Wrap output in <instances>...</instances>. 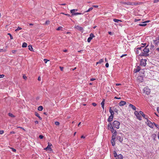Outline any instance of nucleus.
<instances>
[{
    "label": "nucleus",
    "instance_id": "f257e3e1",
    "mask_svg": "<svg viewBox=\"0 0 159 159\" xmlns=\"http://www.w3.org/2000/svg\"><path fill=\"white\" fill-rule=\"evenodd\" d=\"M117 132L116 131H115V132L113 133L112 136V139L111 140V142L112 145L113 146H114L115 145V136L116 135Z\"/></svg>",
    "mask_w": 159,
    "mask_h": 159
},
{
    "label": "nucleus",
    "instance_id": "f03ea898",
    "mask_svg": "<svg viewBox=\"0 0 159 159\" xmlns=\"http://www.w3.org/2000/svg\"><path fill=\"white\" fill-rule=\"evenodd\" d=\"M144 52L143 53L142 55L143 56H147V54L149 52V48H148V45L146 46L144 49L143 50Z\"/></svg>",
    "mask_w": 159,
    "mask_h": 159
},
{
    "label": "nucleus",
    "instance_id": "7ed1b4c3",
    "mask_svg": "<svg viewBox=\"0 0 159 159\" xmlns=\"http://www.w3.org/2000/svg\"><path fill=\"white\" fill-rule=\"evenodd\" d=\"M120 125V122L117 120H115L113 122V126L117 129L119 128Z\"/></svg>",
    "mask_w": 159,
    "mask_h": 159
},
{
    "label": "nucleus",
    "instance_id": "20e7f679",
    "mask_svg": "<svg viewBox=\"0 0 159 159\" xmlns=\"http://www.w3.org/2000/svg\"><path fill=\"white\" fill-rule=\"evenodd\" d=\"M146 123L151 128H153L154 126L155 123H154L152 122L147 119Z\"/></svg>",
    "mask_w": 159,
    "mask_h": 159
},
{
    "label": "nucleus",
    "instance_id": "39448f33",
    "mask_svg": "<svg viewBox=\"0 0 159 159\" xmlns=\"http://www.w3.org/2000/svg\"><path fill=\"white\" fill-rule=\"evenodd\" d=\"M134 114L137 119L140 120H142V117L141 116V115L139 114V113L138 111H135L134 112Z\"/></svg>",
    "mask_w": 159,
    "mask_h": 159
},
{
    "label": "nucleus",
    "instance_id": "423d86ee",
    "mask_svg": "<svg viewBox=\"0 0 159 159\" xmlns=\"http://www.w3.org/2000/svg\"><path fill=\"white\" fill-rule=\"evenodd\" d=\"M143 92L147 95L150 94V90L148 87H145L143 89Z\"/></svg>",
    "mask_w": 159,
    "mask_h": 159
},
{
    "label": "nucleus",
    "instance_id": "0eeeda50",
    "mask_svg": "<svg viewBox=\"0 0 159 159\" xmlns=\"http://www.w3.org/2000/svg\"><path fill=\"white\" fill-rule=\"evenodd\" d=\"M146 60L145 59H141L140 60V65L142 66H145L146 65Z\"/></svg>",
    "mask_w": 159,
    "mask_h": 159
},
{
    "label": "nucleus",
    "instance_id": "6e6552de",
    "mask_svg": "<svg viewBox=\"0 0 159 159\" xmlns=\"http://www.w3.org/2000/svg\"><path fill=\"white\" fill-rule=\"evenodd\" d=\"M137 80L138 82L139 83L142 82L143 80V77L141 76H139L137 78Z\"/></svg>",
    "mask_w": 159,
    "mask_h": 159
},
{
    "label": "nucleus",
    "instance_id": "1a4fd4ad",
    "mask_svg": "<svg viewBox=\"0 0 159 159\" xmlns=\"http://www.w3.org/2000/svg\"><path fill=\"white\" fill-rule=\"evenodd\" d=\"M94 35L93 33H91L90 35V36L87 39V41L89 43L91 40L94 37Z\"/></svg>",
    "mask_w": 159,
    "mask_h": 159
},
{
    "label": "nucleus",
    "instance_id": "9d476101",
    "mask_svg": "<svg viewBox=\"0 0 159 159\" xmlns=\"http://www.w3.org/2000/svg\"><path fill=\"white\" fill-rule=\"evenodd\" d=\"M154 43L155 45H159V35L156 40L154 41Z\"/></svg>",
    "mask_w": 159,
    "mask_h": 159
},
{
    "label": "nucleus",
    "instance_id": "9b49d317",
    "mask_svg": "<svg viewBox=\"0 0 159 159\" xmlns=\"http://www.w3.org/2000/svg\"><path fill=\"white\" fill-rule=\"evenodd\" d=\"M52 145V144L51 143H48V146L46 148H44V149L45 150H49L50 151H52V149L51 148V146Z\"/></svg>",
    "mask_w": 159,
    "mask_h": 159
},
{
    "label": "nucleus",
    "instance_id": "f8f14e48",
    "mask_svg": "<svg viewBox=\"0 0 159 159\" xmlns=\"http://www.w3.org/2000/svg\"><path fill=\"white\" fill-rule=\"evenodd\" d=\"M75 28L80 31H82L83 30V28L78 25H75Z\"/></svg>",
    "mask_w": 159,
    "mask_h": 159
},
{
    "label": "nucleus",
    "instance_id": "ddd939ff",
    "mask_svg": "<svg viewBox=\"0 0 159 159\" xmlns=\"http://www.w3.org/2000/svg\"><path fill=\"white\" fill-rule=\"evenodd\" d=\"M126 102L123 101H121L119 103V105L120 106H122L126 104Z\"/></svg>",
    "mask_w": 159,
    "mask_h": 159
},
{
    "label": "nucleus",
    "instance_id": "4468645a",
    "mask_svg": "<svg viewBox=\"0 0 159 159\" xmlns=\"http://www.w3.org/2000/svg\"><path fill=\"white\" fill-rule=\"evenodd\" d=\"M140 70V67L139 66H138L137 67L134 69V71L136 73L139 72Z\"/></svg>",
    "mask_w": 159,
    "mask_h": 159
},
{
    "label": "nucleus",
    "instance_id": "2eb2a0df",
    "mask_svg": "<svg viewBox=\"0 0 159 159\" xmlns=\"http://www.w3.org/2000/svg\"><path fill=\"white\" fill-rule=\"evenodd\" d=\"M116 139L120 142H122L123 140V138L120 136L119 135H117Z\"/></svg>",
    "mask_w": 159,
    "mask_h": 159
},
{
    "label": "nucleus",
    "instance_id": "dca6fc26",
    "mask_svg": "<svg viewBox=\"0 0 159 159\" xmlns=\"http://www.w3.org/2000/svg\"><path fill=\"white\" fill-rule=\"evenodd\" d=\"M114 116L110 115L108 117L107 121L108 122H111L113 120Z\"/></svg>",
    "mask_w": 159,
    "mask_h": 159
},
{
    "label": "nucleus",
    "instance_id": "f3484780",
    "mask_svg": "<svg viewBox=\"0 0 159 159\" xmlns=\"http://www.w3.org/2000/svg\"><path fill=\"white\" fill-rule=\"evenodd\" d=\"M109 111L110 112L111 114V116H114V111H113L111 109V107L110 108L109 110Z\"/></svg>",
    "mask_w": 159,
    "mask_h": 159
},
{
    "label": "nucleus",
    "instance_id": "a211bd4d",
    "mask_svg": "<svg viewBox=\"0 0 159 159\" xmlns=\"http://www.w3.org/2000/svg\"><path fill=\"white\" fill-rule=\"evenodd\" d=\"M129 107L131 108L132 109L134 110H135L136 109V107L131 104H129Z\"/></svg>",
    "mask_w": 159,
    "mask_h": 159
},
{
    "label": "nucleus",
    "instance_id": "6ab92c4d",
    "mask_svg": "<svg viewBox=\"0 0 159 159\" xmlns=\"http://www.w3.org/2000/svg\"><path fill=\"white\" fill-rule=\"evenodd\" d=\"M113 126L111 123H110L109 124H108L107 125L108 129H111V128H113Z\"/></svg>",
    "mask_w": 159,
    "mask_h": 159
},
{
    "label": "nucleus",
    "instance_id": "aec40b11",
    "mask_svg": "<svg viewBox=\"0 0 159 159\" xmlns=\"http://www.w3.org/2000/svg\"><path fill=\"white\" fill-rule=\"evenodd\" d=\"M78 10L77 9H72L70 11V13H72L73 15H74V14L75 13V11H77Z\"/></svg>",
    "mask_w": 159,
    "mask_h": 159
},
{
    "label": "nucleus",
    "instance_id": "412c9836",
    "mask_svg": "<svg viewBox=\"0 0 159 159\" xmlns=\"http://www.w3.org/2000/svg\"><path fill=\"white\" fill-rule=\"evenodd\" d=\"M35 115L36 116L38 117L40 120H41L42 119L41 117L39 116V114L38 113L35 112Z\"/></svg>",
    "mask_w": 159,
    "mask_h": 159
},
{
    "label": "nucleus",
    "instance_id": "4be33fe9",
    "mask_svg": "<svg viewBox=\"0 0 159 159\" xmlns=\"http://www.w3.org/2000/svg\"><path fill=\"white\" fill-rule=\"evenodd\" d=\"M117 157H118V159H123V156L121 154H119V155H118V156H117Z\"/></svg>",
    "mask_w": 159,
    "mask_h": 159
},
{
    "label": "nucleus",
    "instance_id": "5701e85b",
    "mask_svg": "<svg viewBox=\"0 0 159 159\" xmlns=\"http://www.w3.org/2000/svg\"><path fill=\"white\" fill-rule=\"evenodd\" d=\"M113 20L114 22L116 23L118 22L119 21L122 22V21L120 20L117 19H113Z\"/></svg>",
    "mask_w": 159,
    "mask_h": 159
},
{
    "label": "nucleus",
    "instance_id": "b1692460",
    "mask_svg": "<svg viewBox=\"0 0 159 159\" xmlns=\"http://www.w3.org/2000/svg\"><path fill=\"white\" fill-rule=\"evenodd\" d=\"M28 47H29V49L30 50V51H33V48H32V45H29L28 46Z\"/></svg>",
    "mask_w": 159,
    "mask_h": 159
},
{
    "label": "nucleus",
    "instance_id": "393cba45",
    "mask_svg": "<svg viewBox=\"0 0 159 159\" xmlns=\"http://www.w3.org/2000/svg\"><path fill=\"white\" fill-rule=\"evenodd\" d=\"M141 115L143 117V118H145V119H146L147 120V119H148V117L145 115V114L143 113V114H142Z\"/></svg>",
    "mask_w": 159,
    "mask_h": 159
},
{
    "label": "nucleus",
    "instance_id": "a878e982",
    "mask_svg": "<svg viewBox=\"0 0 159 159\" xmlns=\"http://www.w3.org/2000/svg\"><path fill=\"white\" fill-rule=\"evenodd\" d=\"M43 109V107L42 106H40L38 108V110L39 111H41Z\"/></svg>",
    "mask_w": 159,
    "mask_h": 159
},
{
    "label": "nucleus",
    "instance_id": "bb28decb",
    "mask_svg": "<svg viewBox=\"0 0 159 159\" xmlns=\"http://www.w3.org/2000/svg\"><path fill=\"white\" fill-rule=\"evenodd\" d=\"M27 44L26 43L24 42L23 43L22 45V47L23 48H25L27 46Z\"/></svg>",
    "mask_w": 159,
    "mask_h": 159
},
{
    "label": "nucleus",
    "instance_id": "cd10ccee",
    "mask_svg": "<svg viewBox=\"0 0 159 159\" xmlns=\"http://www.w3.org/2000/svg\"><path fill=\"white\" fill-rule=\"evenodd\" d=\"M6 51H7L6 49H5V48L0 49V52H6Z\"/></svg>",
    "mask_w": 159,
    "mask_h": 159
},
{
    "label": "nucleus",
    "instance_id": "c85d7f7f",
    "mask_svg": "<svg viewBox=\"0 0 159 159\" xmlns=\"http://www.w3.org/2000/svg\"><path fill=\"white\" fill-rule=\"evenodd\" d=\"M111 131L112 133H113H113L115 132V131H116V130H114V129L113 128V127L111 128V129H109Z\"/></svg>",
    "mask_w": 159,
    "mask_h": 159
},
{
    "label": "nucleus",
    "instance_id": "c756f323",
    "mask_svg": "<svg viewBox=\"0 0 159 159\" xmlns=\"http://www.w3.org/2000/svg\"><path fill=\"white\" fill-rule=\"evenodd\" d=\"M118 110L116 108H115L114 110V111L116 113V115L118 114Z\"/></svg>",
    "mask_w": 159,
    "mask_h": 159
},
{
    "label": "nucleus",
    "instance_id": "7c9ffc66",
    "mask_svg": "<svg viewBox=\"0 0 159 159\" xmlns=\"http://www.w3.org/2000/svg\"><path fill=\"white\" fill-rule=\"evenodd\" d=\"M113 154H114V157H117V156H118L117 154V153L115 151H114Z\"/></svg>",
    "mask_w": 159,
    "mask_h": 159
},
{
    "label": "nucleus",
    "instance_id": "2f4dec72",
    "mask_svg": "<svg viewBox=\"0 0 159 159\" xmlns=\"http://www.w3.org/2000/svg\"><path fill=\"white\" fill-rule=\"evenodd\" d=\"M147 24L146 23H143V24H140L139 25L141 26H145Z\"/></svg>",
    "mask_w": 159,
    "mask_h": 159
},
{
    "label": "nucleus",
    "instance_id": "473e14b6",
    "mask_svg": "<svg viewBox=\"0 0 159 159\" xmlns=\"http://www.w3.org/2000/svg\"><path fill=\"white\" fill-rule=\"evenodd\" d=\"M22 29V28L20 27H18L17 29L15 30L16 31H19V30H21Z\"/></svg>",
    "mask_w": 159,
    "mask_h": 159
},
{
    "label": "nucleus",
    "instance_id": "72a5a7b5",
    "mask_svg": "<svg viewBox=\"0 0 159 159\" xmlns=\"http://www.w3.org/2000/svg\"><path fill=\"white\" fill-rule=\"evenodd\" d=\"M105 102V99H103L102 102L101 103V105H104Z\"/></svg>",
    "mask_w": 159,
    "mask_h": 159
},
{
    "label": "nucleus",
    "instance_id": "f704fd0d",
    "mask_svg": "<svg viewBox=\"0 0 159 159\" xmlns=\"http://www.w3.org/2000/svg\"><path fill=\"white\" fill-rule=\"evenodd\" d=\"M93 9V7H90L88 10H87V11H85V12H89L90 11L92 10Z\"/></svg>",
    "mask_w": 159,
    "mask_h": 159
},
{
    "label": "nucleus",
    "instance_id": "c9c22d12",
    "mask_svg": "<svg viewBox=\"0 0 159 159\" xmlns=\"http://www.w3.org/2000/svg\"><path fill=\"white\" fill-rule=\"evenodd\" d=\"M8 115L11 117H14V116L11 113H8Z\"/></svg>",
    "mask_w": 159,
    "mask_h": 159
},
{
    "label": "nucleus",
    "instance_id": "e433bc0d",
    "mask_svg": "<svg viewBox=\"0 0 159 159\" xmlns=\"http://www.w3.org/2000/svg\"><path fill=\"white\" fill-rule=\"evenodd\" d=\"M50 21L49 20H47L46 21V22L45 23V24L47 25H49L50 24Z\"/></svg>",
    "mask_w": 159,
    "mask_h": 159
},
{
    "label": "nucleus",
    "instance_id": "4c0bfd02",
    "mask_svg": "<svg viewBox=\"0 0 159 159\" xmlns=\"http://www.w3.org/2000/svg\"><path fill=\"white\" fill-rule=\"evenodd\" d=\"M103 61H104L103 59H101L99 60V61H98V63H101Z\"/></svg>",
    "mask_w": 159,
    "mask_h": 159
},
{
    "label": "nucleus",
    "instance_id": "58836bf2",
    "mask_svg": "<svg viewBox=\"0 0 159 159\" xmlns=\"http://www.w3.org/2000/svg\"><path fill=\"white\" fill-rule=\"evenodd\" d=\"M82 14L81 13L76 12L74 14V15H81Z\"/></svg>",
    "mask_w": 159,
    "mask_h": 159
},
{
    "label": "nucleus",
    "instance_id": "ea45409f",
    "mask_svg": "<svg viewBox=\"0 0 159 159\" xmlns=\"http://www.w3.org/2000/svg\"><path fill=\"white\" fill-rule=\"evenodd\" d=\"M154 126H155L157 128L159 129V125L155 123Z\"/></svg>",
    "mask_w": 159,
    "mask_h": 159
},
{
    "label": "nucleus",
    "instance_id": "a19ab883",
    "mask_svg": "<svg viewBox=\"0 0 159 159\" xmlns=\"http://www.w3.org/2000/svg\"><path fill=\"white\" fill-rule=\"evenodd\" d=\"M17 128H20V129H22L23 130H24L25 131V129L22 127H20V126H17Z\"/></svg>",
    "mask_w": 159,
    "mask_h": 159
},
{
    "label": "nucleus",
    "instance_id": "79ce46f5",
    "mask_svg": "<svg viewBox=\"0 0 159 159\" xmlns=\"http://www.w3.org/2000/svg\"><path fill=\"white\" fill-rule=\"evenodd\" d=\"M62 27L61 26L59 27L56 30H61V28H62Z\"/></svg>",
    "mask_w": 159,
    "mask_h": 159
},
{
    "label": "nucleus",
    "instance_id": "37998d69",
    "mask_svg": "<svg viewBox=\"0 0 159 159\" xmlns=\"http://www.w3.org/2000/svg\"><path fill=\"white\" fill-rule=\"evenodd\" d=\"M55 124L57 125H59V122L58 121H56L55 123Z\"/></svg>",
    "mask_w": 159,
    "mask_h": 159
},
{
    "label": "nucleus",
    "instance_id": "c03bdc74",
    "mask_svg": "<svg viewBox=\"0 0 159 159\" xmlns=\"http://www.w3.org/2000/svg\"><path fill=\"white\" fill-rule=\"evenodd\" d=\"M43 136L42 135H40L39 136V138L40 139H42L43 138Z\"/></svg>",
    "mask_w": 159,
    "mask_h": 159
},
{
    "label": "nucleus",
    "instance_id": "a18cd8bd",
    "mask_svg": "<svg viewBox=\"0 0 159 159\" xmlns=\"http://www.w3.org/2000/svg\"><path fill=\"white\" fill-rule=\"evenodd\" d=\"M143 47L142 46H141V47H138V48L137 49L138 50H141L142 49V48H143Z\"/></svg>",
    "mask_w": 159,
    "mask_h": 159
},
{
    "label": "nucleus",
    "instance_id": "49530a36",
    "mask_svg": "<svg viewBox=\"0 0 159 159\" xmlns=\"http://www.w3.org/2000/svg\"><path fill=\"white\" fill-rule=\"evenodd\" d=\"M44 62L45 63H47V61H49V60H47V59H44Z\"/></svg>",
    "mask_w": 159,
    "mask_h": 159
},
{
    "label": "nucleus",
    "instance_id": "de8ad7c7",
    "mask_svg": "<svg viewBox=\"0 0 159 159\" xmlns=\"http://www.w3.org/2000/svg\"><path fill=\"white\" fill-rule=\"evenodd\" d=\"M8 34L10 35L11 39H13V38L12 37V35H11V34H10L8 33Z\"/></svg>",
    "mask_w": 159,
    "mask_h": 159
},
{
    "label": "nucleus",
    "instance_id": "09e8293b",
    "mask_svg": "<svg viewBox=\"0 0 159 159\" xmlns=\"http://www.w3.org/2000/svg\"><path fill=\"white\" fill-rule=\"evenodd\" d=\"M16 50H13L11 52L12 53L14 54L16 53Z\"/></svg>",
    "mask_w": 159,
    "mask_h": 159
},
{
    "label": "nucleus",
    "instance_id": "8fccbe9b",
    "mask_svg": "<svg viewBox=\"0 0 159 159\" xmlns=\"http://www.w3.org/2000/svg\"><path fill=\"white\" fill-rule=\"evenodd\" d=\"M105 66L106 67H109V64L108 63H107L106 64Z\"/></svg>",
    "mask_w": 159,
    "mask_h": 159
},
{
    "label": "nucleus",
    "instance_id": "3c124183",
    "mask_svg": "<svg viewBox=\"0 0 159 159\" xmlns=\"http://www.w3.org/2000/svg\"><path fill=\"white\" fill-rule=\"evenodd\" d=\"M159 1V0H154V3H157V2H158Z\"/></svg>",
    "mask_w": 159,
    "mask_h": 159
},
{
    "label": "nucleus",
    "instance_id": "603ef678",
    "mask_svg": "<svg viewBox=\"0 0 159 159\" xmlns=\"http://www.w3.org/2000/svg\"><path fill=\"white\" fill-rule=\"evenodd\" d=\"M4 76V75H0V78H2Z\"/></svg>",
    "mask_w": 159,
    "mask_h": 159
},
{
    "label": "nucleus",
    "instance_id": "864d4df0",
    "mask_svg": "<svg viewBox=\"0 0 159 159\" xmlns=\"http://www.w3.org/2000/svg\"><path fill=\"white\" fill-rule=\"evenodd\" d=\"M11 149H12V151L14 152H16V149H15L13 148H11Z\"/></svg>",
    "mask_w": 159,
    "mask_h": 159
},
{
    "label": "nucleus",
    "instance_id": "5fc2aeb1",
    "mask_svg": "<svg viewBox=\"0 0 159 159\" xmlns=\"http://www.w3.org/2000/svg\"><path fill=\"white\" fill-rule=\"evenodd\" d=\"M3 133L4 131L3 130H0V134H2Z\"/></svg>",
    "mask_w": 159,
    "mask_h": 159
},
{
    "label": "nucleus",
    "instance_id": "6e6d98bb",
    "mask_svg": "<svg viewBox=\"0 0 159 159\" xmlns=\"http://www.w3.org/2000/svg\"><path fill=\"white\" fill-rule=\"evenodd\" d=\"M127 56V54H123V55H121L120 56V57L122 58V57H123L125 56Z\"/></svg>",
    "mask_w": 159,
    "mask_h": 159
},
{
    "label": "nucleus",
    "instance_id": "4d7b16f0",
    "mask_svg": "<svg viewBox=\"0 0 159 159\" xmlns=\"http://www.w3.org/2000/svg\"><path fill=\"white\" fill-rule=\"evenodd\" d=\"M93 7L95 8H98V5H93Z\"/></svg>",
    "mask_w": 159,
    "mask_h": 159
},
{
    "label": "nucleus",
    "instance_id": "13d9d810",
    "mask_svg": "<svg viewBox=\"0 0 159 159\" xmlns=\"http://www.w3.org/2000/svg\"><path fill=\"white\" fill-rule=\"evenodd\" d=\"M115 99H121V98L120 97H119V98H117V97L116 96L114 98Z\"/></svg>",
    "mask_w": 159,
    "mask_h": 159
},
{
    "label": "nucleus",
    "instance_id": "bf43d9fd",
    "mask_svg": "<svg viewBox=\"0 0 159 159\" xmlns=\"http://www.w3.org/2000/svg\"><path fill=\"white\" fill-rule=\"evenodd\" d=\"M92 105L94 107H95V106H96L97 105L96 104V103H92Z\"/></svg>",
    "mask_w": 159,
    "mask_h": 159
},
{
    "label": "nucleus",
    "instance_id": "052dcab7",
    "mask_svg": "<svg viewBox=\"0 0 159 159\" xmlns=\"http://www.w3.org/2000/svg\"><path fill=\"white\" fill-rule=\"evenodd\" d=\"M23 78L24 79H26L27 78V77L25 75H24L23 76Z\"/></svg>",
    "mask_w": 159,
    "mask_h": 159
},
{
    "label": "nucleus",
    "instance_id": "680f3d73",
    "mask_svg": "<svg viewBox=\"0 0 159 159\" xmlns=\"http://www.w3.org/2000/svg\"><path fill=\"white\" fill-rule=\"evenodd\" d=\"M149 22V20H147V21H146L143 22V23H146Z\"/></svg>",
    "mask_w": 159,
    "mask_h": 159
},
{
    "label": "nucleus",
    "instance_id": "e2e57ef3",
    "mask_svg": "<svg viewBox=\"0 0 159 159\" xmlns=\"http://www.w3.org/2000/svg\"><path fill=\"white\" fill-rule=\"evenodd\" d=\"M139 114L140 115H141L142 114H143V112L142 111H139Z\"/></svg>",
    "mask_w": 159,
    "mask_h": 159
},
{
    "label": "nucleus",
    "instance_id": "0e129e2a",
    "mask_svg": "<svg viewBox=\"0 0 159 159\" xmlns=\"http://www.w3.org/2000/svg\"><path fill=\"white\" fill-rule=\"evenodd\" d=\"M101 106L103 110H104V105H101Z\"/></svg>",
    "mask_w": 159,
    "mask_h": 159
},
{
    "label": "nucleus",
    "instance_id": "69168bd1",
    "mask_svg": "<svg viewBox=\"0 0 159 159\" xmlns=\"http://www.w3.org/2000/svg\"><path fill=\"white\" fill-rule=\"evenodd\" d=\"M152 137H155L156 136V135L155 134H152Z\"/></svg>",
    "mask_w": 159,
    "mask_h": 159
},
{
    "label": "nucleus",
    "instance_id": "338daca9",
    "mask_svg": "<svg viewBox=\"0 0 159 159\" xmlns=\"http://www.w3.org/2000/svg\"><path fill=\"white\" fill-rule=\"evenodd\" d=\"M136 52L137 54H139V50H138L137 49H136Z\"/></svg>",
    "mask_w": 159,
    "mask_h": 159
},
{
    "label": "nucleus",
    "instance_id": "774afa93",
    "mask_svg": "<svg viewBox=\"0 0 159 159\" xmlns=\"http://www.w3.org/2000/svg\"><path fill=\"white\" fill-rule=\"evenodd\" d=\"M95 80V79L94 78H91L90 79V80L91 81H93Z\"/></svg>",
    "mask_w": 159,
    "mask_h": 159
}]
</instances>
